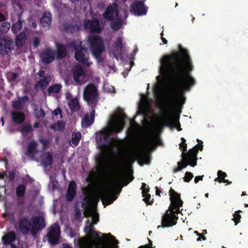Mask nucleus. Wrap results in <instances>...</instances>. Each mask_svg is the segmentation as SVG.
<instances>
[{
  "instance_id": "6ab92c4d",
  "label": "nucleus",
  "mask_w": 248,
  "mask_h": 248,
  "mask_svg": "<svg viewBox=\"0 0 248 248\" xmlns=\"http://www.w3.org/2000/svg\"><path fill=\"white\" fill-rule=\"evenodd\" d=\"M40 57L43 63L48 64L55 59L54 52L49 47L46 48L42 51Z\"/></svg>"
},
{
  "instance_id": "72a5a7b5",
  "label": "nucleus",
  "mask_w": 248,
  "mask_h": 248,
  "mask_svg": "<svg viewBox=\"0 0 248 248\" xmlns=\"http://www.w3.org/2000/svg\"><path fill=\"white\" fill-rule=\"evenodd\" d=\"M62 86L60 84H55L47 89V94L48 95H51L52 94H58L61 92V90Z\"/></svg>"
},
{
  "instance_id": "c85d7f7f",
  "label": "nucleus",
  "mask_w": 248,
  "mask_h": 248,
  "mask_svg": "<svg viewBox=\"0 0 248 248\" xmlns=\"http://www.w3.org/2000/svg\"><path fill=\"white\" fill-rule=\"evenodd\" d=\"M57 48V58L59 59H62L66 57L67 54V48L66 46L62 44L56 43Z\"/></svg>"
},
{
  "instance_id": "a878e982",
  "label": "nucleus",
  "mask_w": 248,
  "mask_h": 248,
  "mask_svg": "<svg viewBox=\"0 0 248 248\" xmlns=\"http://www.w3.org/2000/svg\"><path fill=\"white\" fill-rule=\"evenodd\" d=\"M13 122L16 124H22L25 121V114L22 111H14L11 114Z\"/></svg>"
},
{
  "instance_id": "7ed1b4c3",
  "label": "nucleus",
  "mask_w": 248,
  "mask_h": 248,
  "mask_svg": "<svg viewBox=\"0 0 248 248\" xmlns=\"http://www.w3.org/2000/svg\"><path fill=\"white\" fill-rule=\"evenodd\" d=\"M170 204L165 214L162 217L161 224L163 227L174 226L178 219V215L181 213L180 207L183 206V201L181 196L175 190L170 187L169 190Z\"/></svg>"
},
{
  "instance_id": "f3484780",
  "label": "nucleus",
  "mask_w": 248,
  "mask_h": 248,
  "mask_svg": "<svg viewBox=\"0 0 248 248\" xmlns=\"http://www.w3.org/2000/svg\"><path fill=\"white\" fill-rule=\"evenodd\" d=\"M85 28L92 33H100L102 31L99 20L96 19L86 20L85 23Z\"/></svg>"
},
{
  "instance_id": "680f3d73",
  "label": "nucleus",
  "mask_w": 248,
  "mask_h": 248,
  "mask_svg": "<svg viewBox=\"0 0 248 248\" xmlns=\"http://www.w3.org/2000/svg\"><path fill=\"white\" fill-rule=\"evenodd\" d=\"M18 77V75L16 73H13L11 75V78L12 81H16Z\"/></svg>"
},
{
  "instance_id": "ddd939ff",
  "label": "nucleus",
  "mask_w": 248,
  "mask_h": 248,
  "mask_svg": "<svg viewBox=\"0 0 248 248\" xmlns=\"http://www.w3.org/2000/svg\"><path fill=\"white\" fill-rule=\"evenodd\" d=\"M130 11L136 16H143L147 14V8L142 0H135L131 4Z\"/></svg>"
},
{
  "instance_id": "aec40b11",
  "label": "nucleus",
  "mask_w": 248,
  "mask_h": 248,
  "mask_svg": "<svg viewBox=\"0 0 248 248\" xmlns=\"http://www.w3.org/2000/svg\"><path fill=\"white\" fill-rule=\"evenodd\" d=\"M95 108H91L90 115L86 114L82 118L81 125L82 127H87L91 126L94 121Z\"/></svg>"
},
{
  "instance_id": "39448f33",
  "label": "nucleus",
  "mask_w": 248,
  "mask_h": 248,
  "mask_svg": "<svg viewBox=\"0 0 248 248\" xmlns=\"http://www.w3.org/2000/svg\"><path fill=\"white\" fill-rule=\"evenodd\" d=\"M83 97L88 106L91 108H95L99 99L97 86L94 83L88 84L84 89Z\"/></svg>"
},
{
  "instance_id": "2eb2a0df",
  "label": "nucleus",
  "mask_w": 248,
  "mask_h": 248,
  "mask_svg": "<svg viewBox=\"0 0 248 248\" xmlns=\"http://www.w3.org/2000/svg\"><path fill=\"white\" fill-rule=\"evenodd\" d=\"M118 13V5L116 3H113L112 5L108 6L103 14V17L107 21H113L115 17H117Z\"/></svg>"
},
{
  "instance_id": "5fc2aeb1",
  "label": "nucleus",
  "mask_w": 248,
  "mask_h": 248,
  "mask_svg": "<svg viewBox=\"0 0 248 248\" xmlns=\"http://www.w3.org/2000/svg\"><path fill=\"white\" fill-rule=\"evenodd\" d=\"M195 233L199 236V237L197 238V241H202H202H205V240L206 239V237L204 236L203 234L199 233L198 232H195Z\"/></svg>"
},
{
  "instance_id": "f03ea898",
  "label": "nucleus",
  "mask_w": 248,
  "mask_h": 248,
  "mask_svg": "<svg viewBox=\"0 0 248 248\" xmlns=\"http://www.w3.org/2000/svg\"><path fill=\"white\" fill-rule=\"evenodd\" d=\"M92 219V222L87 220L85 227V232L88 235L97 239V243L94 247H91L90 248H113L110 246L108 241L113 245L118 244L117 240L110 233L105 234L103 238H100L98 232L93 229V224H96L99 220L98 215L93 217ZM78 245L79 248H87V243L85 240H82V239L78 240Z\"/></svg>"
},
{
  "instance_id": "de8ad7c7",
  "label": "nucleus",
  "mask_w": 248,
  "mask_h": 248,
  "mask_svg": "<svg viewBox=\"0 0 248 248\" xmlns=\"http://www.w3.org/2000/svg\"><path fill=\"white\" fill-rule=\"evenodd\" d=\"M193 178V174L192 172L186 171L184 178V182H189Z\"/></svg>"
},
{
  "instance_id": "49530a36",
  "label": "nucleus",
  "mask_w": 248,
  "mask_h": 248,
  "mask_svg": "<svg viewBox=\"0 0 248 248\" xmlns=\"http://www.w3.org/2000/svg\"><path fill=\"white\" fill-rule=\"evenodd\" d=\"M115 46L117 49L122 50L123 46V40L121 37H118L115 43Z\"/></svg>"
},
{
  "instance_id": "bb28decb",
  "label": "nucleus",
  "mask_w": 248,
  "mask_h": 248,
  "mask_svg": "<svg viewBox=\"0 0 248 248\" xmlns=\"http://www.w3.org/2000/svg\"><path fill=\"white\" fill-rule=\"evenodd\" d=\"M40 22L43 27L49 28L52 22V15L50 12H45L40 19Z\"/></svg>"
},
{
  "instance_id": "f257e3e1",
  "label": "nucleus",
  "mask_w": 248,
  "mask_h": 248,
  "mask_svg": "<svg viewBox=\"0 0 248 248\" xmlns=\"http://www.w3.org/2000/svg\"><path fill=\"white\" fill-rule=\"evenodd\" d=\"M178 50L164 55L160 60L159 73L170 78L175 87L178 97L189 92L196 81L191 73L193 64L187 49L178 45Z\"/></svg>"
},
{
  "instance_id": "4d7b16f0",
  "label": "nucleus",
  "mask_w": 248,
  "mask_h": 248,
  "mask_svg": "<svg viewBox=\"0 0 248 248\" xmlns=\"http://www.w3.org/2000/svg\"><path fill=\"white\" fill-rule=\"evenodd\" d=\"M160 36H161V39L162 40L163 43H160V45H162V44H167V43H168L167 40H166V39L165 38H164L163 37V36H164V31H163L161 32Z\"/></svg>"
},
{
  "instance_id": "864d4df0",
  "label": "nucleus",
  "mask_w": 248,
  "mask_h": 248,
  "mask_svg": "<svg viewBox=\"0 0 248 248\" xmlns=\"http://www.w3.org/2000/svg\"><path fill=\"white\" fill-rule=\"evenodd\" d=\"M155 98L156 100V101L158 103H160L162 102L163 100V96L160 93H155Z\"/></svg>"
},
{
  "instance_id": "774afa93",
  "label": "nucleus",
  "mask_w": 248,
  "mask_h": 248,
  "mask_svg": "<svg viewBox=\"0 0 248 248\" xmlns=\"http://www.w3.org/2000/svg\"><path fill=\"white\" fill-rule=\"evenodd\" d=\"M155 193L157 196H160V193L161 192V190L159 189L158 187H155Z\"/></svg>"
},
{
  "instance_id": "9d476101",
  "label": "nucleus",
  "mask_w": 248,
  "mask_h": 248,
  "mask_svg": "<svg viewBox=\"0 0 248 248\" xmlns=\"http://www.w3.org/2000/svg\"><path fill=\"white\" fill-rule=\"evenodd\" d=\"M115 182V181L110 182L100 192V196L104 204L105 202L106 205H110L117 198V197L114 195V184Z\"/></svg>"
},
{
  "instance_id": "3c124183",
  "label": "nucleus",
  "mask_w": 248,
  "mask_h": 248,
  "mask_svg": "<svg viewBox=\"0 0 248 248\" xmlns=\"http://www.w3.org/2000/svg\"><path fill=\"white\" fill-rule=\"evenodd\" d=\"M40 44V41L38 38L34 37L33 39V46H34V48L38 47Z\"/></svg>"
},
{
  "instance_id": "cd10ccee",
  "label": "nucleus",
  "mask_w": 248,
  "mask_h": 248,
  "mask_svg": "<svg viewBox=\"0 0 248 248\" xmlns=\"http://www.w3.org/2000/svg\"><path fill=\"white\" fill-rule=\"evenodd\" d=\"M52 154L50 152H46L41 155V164L44 168L50 166L52 163Z\"/></svg>"
},
{
  "instance_id": "13d9d810",
  "label": "nucleus",
  "mask_w": 248,
  "mask_h": 248,
  "mask_svg": "<svg viewBox=\"0 0 248 248\" xmlns=\"http://www.w3.org/2000/svg\"><path fill=\"white\" fill-rule=\"evenodd\" d=\"M15 178V174L14 171H10L8 175V179L10 181H13Z\"/></svg>"
},
{
  "instance_id": "4be33fe9",
  "label": "nucleus",
  "mask_w": 248,
  "mask_h": 248,
  "mask_svg": "<svg viewBox=\"0 0 248 248\" xmlns=\"http://www.w3.org/2000/svg\"><path fill=\"white\" fill-rule=\"evenodd\" d=\"M141 188L142 189L141 193L142 196L143 197V201L148 205H152L154 202V199H151V197L150 194H149V192L150 191V187L149 186H147L146 183H142Z\"/></svg>"
},
{
  "instance_id": "0e129e2a",
  "label": "nucleus",
  "mask_w": 248,
  "mask_h": 248,
  "mask_svg": "<svg viewBox=\"0 0 248 248\" xmlns=\"http://www.w3.org/2000/svg\"><path fill=\"white\" fill-rule=\"evenodd\" d=\"M81 216L80 211L79 210H76L75 213V217L78 219Z\"/></svg>"
},
{
  "instance_id": "2f4dec72",
  "label": "nucleus",
  "mask_w": 248,
  "mask_h": 248,
  "mask_svg": "<svg viewBox=\"0 0 248 248\" xmlns=\"http://www.w3.org/2000/svg\"><path fill=\"white\" fill-rule=\"evenodd\" d=\"M180 149H181V150L182 151V158L184 161H188V154L189 152L192 150H193L194 152H196V156L195 159L196 161L197 160V154L198 153V152L196 148H192L190 150H189L187 153H186L187 150V145H186V148H185V144L182 145V146L180 145Z\"/></svg>"
},
{
  "instance_id": "c756f323",
  "label": "nucleus",
  "mask_w": 248,
  "mask_h": 248,
  "mask_svg": "<svg viewBox=\"0 0 248 248\" xmlns=\"http://www.w3.org/2000/svg\"><path fill=\"white\" fill-rule=\"evenodd\" d=\"M68 106L72 113L78 112L80 108V105L78 101V98L77 97L70 99L69 101Z\"/></svg>"
},
{
  "instance_id": "4c0bfd02",
  "label": "nucleus",
  "mask_w": 248,
  "mask_h": 248,
  "mask_svg": "<svg viewBox=\"0 0 248 248\" xmlns=\"http://www.w3.org/2000/svg\"><path fill=\"white\" fill-rule=\"evenodd\" d=\"M111 28L115 31L121 29L123 26V20L121 18H117L114 21H111Z\"/></svg>"
},
{
  "instance_id": "58836bf2",
  "label": "nucleus",
  "mask_w": 248,
  "mask_h": 248,
  "mask_svg": "<svg viewBox=\"0 0 248 248\" xmlns=\"http://www.w3.org/2000/svg\"><path fill=\"white\" fill-rule=\"evenodd\" d=\"M81 134L79 132L73 133L72 134V137L71 138V142L74 145V146L78 145L81 139Z\"/></svg>"
},
{
  "instance_id": "09e8293b",
  "label": "nucleus",
  "mask_w": 248,
  "mask_h": 248,
  "mask_svg": "<svg viewBox=\"0 0 248 248\" xmlns=\"http://www.w3.org/2000/svg\"><path fill=\"white\" fill-rule=\"evenodd\" d=\"M134 162V160L132 158H127L124 159V163L125 166L127 168H129L130 166L131 165L132 163Z\"/></svg>"
},
{
  "instance_id": "052dcab7",
  "label": "nucleus",
  "mask_w": 248,
  "mask_h": 248,
  "mask_svg": "<svg viewBox=\"0 0 248 248\" xmlns=\"http://www.w3.org/2000/svg\"><path fill=\"white\" fill-rule=\"evenodd\" d=\"M62 113V110L60 108L58 107L55 109L53 112V115L55 116H58L59 114H61Z\"/></svg>"
},
{
  "instance_id": "79ce46f5",
  "label": "nucleus",
  "mask_w": 248,
  "mask_h": 248,
  "mask_svg": "<svg viewBox=\"0 0 248 248\" xmlns=\"http://www.w3.org/2000/svg\"><path fill=\"white\" fill-rule=\"evenodd\" d=\"M98 214L95 213L94 209L90 207H86L85 208V211L84 212L85 217H93V216H96Z\"/></svg>"
},
{
  "instance_id": "1a4fd4ad",
  "label": "nucleus",
  "mask_w": 248,
  "mask_h": 248,
  "mask_svg": "<svg viewBox=\"0 0 248 248\" xmlns=\"http://www.w3.org/2000/svg\"><path fill=\"white\" fill-rule=\"evenodd\" d=\"M45 237L47 238L48 243L50 245L55 246L58 244L61 239V228L60 226L57 223L51 225Z\"/></svg>"
},
{
  "instance_id": "6e6d98bb",
  "label": "nucleus",
  "mask_w": 248,
  "mask_h": 248,
  "mask_svg": "<svg viewBox=\"0 0 248 248\" xmlns=\"http://www.w3.org/2000/svg\"><path fill=\"white\" fill-rule=\"evenodd\" d=\"M37 75L40 78H45L46 76L45 71L41 69L38 72Z\"/></svg>"
},
{
  "instance_id": "6e6552de",
  "label": "nucleus",
  "mask_w": 248,
  "mask_h": 248,
  "mask_svg": "<svg viewBox=\"0 0 248 248\" xmlns=\"http://www.w3.org/2000/svg\"><path fill=\"white\" fill-rule=\"evenodd\" d=\"M155 144V141L152 138H149L144 141L141 149L137 154V158L140 161L142 162L141 164H150V158L148 151L151 146Z\"/></svg>"
},
{
  "instance_id": "b1692460",
  "label": "nucleus",
  "mask_w": 248,
  "mask_h": 248,
  "mask_svg": "<svg viewBox=\"0 0 248 248\" xmlns=\"http://www.w3.org/2000/svg\"><path fill=\"white\" fill-rule=\"evenodd\" d=\"M51 82V77L47 75L45 78H40L34 85V89L37 90L40 88L43 92Z\"/></svg>"
},
{
  "instance_id": "c03bdc74",
  "label": "nucleus",
  "mask_w": 248,
  "mask_h": 248,
  "mask_svg": "<svg viewBox=\"0 0 248 248\" xmlns=\"http://www.w3.org/2000/svg\"><path fill=\"white\" fill-rule=\"evenodd\" d=\"M218 178L215 179V181H218L221 183L223 182V180L225 179V178L227 176V174L226 172L222 171V170H219L217 172Z\"/></svg>"
},
{
  "instance_id": "0eeeda50",
  "label": "nucleus",
  "mask_w": 248,
  "mask_h": 248,
  "mask_svg": "<svg viewBox=\"0 0 248 248\" xmlns=\"http://www.w3.org/2000/svg\"><path fill=\"white\" fill-rule=\"evenodd\" d=\"M87 45L92 53L96 58L101 57L102 53L105 50V46L102 39L97 36L90 35L88 37Z\"/></svg>"
},
{
  "instance_id": "603ef678",
  "label": "nucleus",
  "mask_w": 248,
  "mask_h": 248,
  "mask_svg": "<svg viewBox=\"0 0 248 248\" xmlns=\"http://www.w3.org/2000/svg\"><path fill=\"white\" fill-rule=\"evenodd\" d=\"M148 244H146L143 246H140L138 248H152V241L150 238H148Z\"/></svg>"
},
{
  "instance_id": "a19ab883",
  "label": "nucleus",
  "mask_w": 248,
  "mask_h": 248,
  "mask_svg": "<svg viewBox=\"0 0 248 248\" xmlns=\"http://www.w3.org/2000/svg\"><path fill=\"white\" fill-rule=\"evenodd\" d=\"M10 28V23L9 22H4L0 24V35L7 32Z\"/></svg>"
},
{
  "instance_id": "f704fd0d",
  "label": "nucleus",
  "mask_w": 248,
  "mask_h": 248,
  "mask_svg": "<svg viewBox=\"0 0 248 248\" xmlns=\"http://www.w3.org/2000/svg\"><path fill=\"white\" fill-rule=\"evenodd\" d=\"M24 20H21L19 18L18 21L13 25L11 27V30L13 33H16L19 32L23 27V23Z\"/></svg>"
},
{
  "instance_id": "423d86ee",
  "label": "nucleus",
  "mask_w": 248,
  "mask_h": 248,
  "mask_svg": "<svg viewBox=\"0 0 248 248\" xmlns=\"http://www.w3.org/2000/svg\"><path fill=\"white\" fill-rule=\"evenodd\" d=\"M68 46L69 47L75 49V58L78 62L86 66H89L92 63L89 61V56L88 49L82 46L81 42L78 45L77 42L72 41L69 43Z\"/></svg>"
},
{
  "instance_id": "473e14b6",
  "label": "nucleus",
  "mask_w": 248,
  "mask_h": 248,
  "mask_svg": "<svg viewBox=\"0 0 248 248\" xmlns=\"http://www.w3.org/2000/svg\"><path fill=\"white\" fill-rule=\"evenodd\" d=\"M64 31L67 32L73 33L79 30V27L76 23H65L63 24Z\"/></svg>"
},
{
  "instance_id": "37998d69",
  "label": "nucleus",
  "mask_w": 248,
  "mask_h": 248,
  "mask_svg": "<svg viewBox=\"0 0 248 248\" xmlns=\"http://www.w3.org/2000/svg\"><path fill=\"white\" fill-rule=\"evenodd\" d=\"M34 116L37 118H43L45 116V112L42 108H36L34 109Z\"/></svg>"
},
{
  "instance_id": "5701e85b",
  "label": "nucleus",
  "mask_w": 248,
  "mask_h": 248,
  "mask_svg": "<svg viewBox=\"0 0 248 248\" xmlns=\"http://www.w3.org/2000/svg\"><path fill=\"white\" fill-rule=\"evenodd\" d=\"M17 236L14 231H11L2 237V242L5 246H7L16 242Z\"/></svg>"
},
{
  "instance_id": "20e7f679",
  "label": "nucleus",
  "mask_w": 248,
  "mask_h": 248,
  "mask_svg": "<svg viewBox=\"0 0 248 248\" xmlns=\"http://www.w3.org/2000/svg\"><path fill=\"white\" fill-rule=\"evenodd\" d=\"M125 117L124 114L114 117L108 127L105 128L98 133L96 139L103 148H107L111 142L110 135L112 133H119L122 131L124 125Z\"/></svg>"
},
{
  "instance_id": "a18cd8bd",
  "label": "nucleus",
  "mask_w": 248,
  "mask_h": 248,
  "mask_svg": "<svg viewBox=\"0 0 248 248\" xmlns=\"http://www.w3.org/2000/svg\"><path fill=\"white\" fill-rule=\"evenodd\" d=\"M241 211L240 210H237L235 212L233 215V217L232 218V219L234 221L235 225H237L240 221L241 217L239 213H241Z\"/></svg>"
},
{
  "instance_id": "dca6fc26",
  "label": "nucleus",
  "mask_w": 248,
  "mask_h": 248,
  "mask_svg": "<svg viewBox=\"0 0 248 248\" xmlns=\"http://www.w3.org/2000/svg\"><path fill=\"white\" fill-rule=\"evenodd\" d=\"M14 49L13 41L11 39L0 38V53L2 55H7Z\"/></svg>"
},
{
  "instance_id": "c9c22d12",
  "label": "nucleus",
  "mask_w": 248,
  "mask_h": 248,
  "mask_svg": "<svg viewBox=\"0 0 248 248\" xmlns=\"http://www.w3.org/2000/svg\"><path fill=\"white\" fill-rule=\"evenodd\" d=\"M37 143L36 142L34 141L30 142L27 146L26 154L27 155H34L35 150L37 148Z\"/></svg>"
},
{
  "instance_id": "4468645a",
  "label": "nucleus",
  "mask_w": 248,
  "mask_h": 248,
  "mask_svg": "<svg viewBox=\"0 0 248 248\" xmlns=\"http://www.w3.org/2000/svg\"><path fill=\"white\" fill-rule=\"evenodd\" d=\"M18 225L22 233L27 234L31 232V218L30 219L27 216L22 217L19 218Z\"/></svg>"
},
{
  "instance_id": "412c9836",
  "label": "nucleus",
  "mask_w": 248,
  "mask_h": 248,
  "mask_svg": "<svg viewBox=\"0 0 248 248\" xmlns=\"http://www.w3.org/2000/svg\"><path fill=\"white\" fill-rule=\"evenodd\" d=\"M77 183L74 181H70L65 196L67 201L70 202L73 200L77 195Z\"/></svg>"
},
{
  "instance_id": "8fccbe9b",
  "label": "nucleus",
  "mask_w": 248,
  "mask_h": 248,
  "mask_svg": "<svg viewBox=\"0 0 248 248\" xmlns=\"http://www.w3.org/2000/svg\"><path fill=\"white\" fill-rule=\"evenodd\" d=\"M197 141L199 142V144L196 145L193 148H196L198 152H199V150L202 151L203 150V145L202 144L203 142L202 141L199 140L198 139L197 140Z\"/></svg>"
},
{
  "instance_id": "f8f14e48",
  "label": "nucleus",
  "mask_w": 248,
  "mask_h": 248,
  "mask_svg": "<svg viewBox=\"0 0 248 248\" xmlns=\"http://www.w3.org/2000/svg\"><path fill=\"white\" fill-rule=\"evenodd\" d=\"M196 154V152H194L193 150H191L188 154V160L184 161L183 160L182 162H178L177 167L174 169L173 172L176 173L179 171L187 166V165H190L193 167L196 166L197 165V161L195 159Z\"/></svg>"
},
{
  "instance_id": "7c9ffc66",
  "label": "nucleus",
  "mask_w": 248,
  "mask_h": 248,
  "mask_svg": "<svg viewBox=\"0 0 248 248\" xmlns=\"http://www.w3.org/2000/svg\"><path fill=\"white\" fill-rule=\"evenodd\" d=\"M26 38V33L24 31L20 32L16 37V46L17 48H21L25 43Z\"/></svg>"
},
{
  "instance_id": "9b49d317",
  "label": "nucleus",
  "mask_w": 248,
  "mask_h": 248,
  "mask_svg": "<svg viewBox=\"0 0 248 248\" xmlns=\"http://www.w3.org/2000/svg\"><path fill=\"white\" fill-rule=\"evenodd\" d=\"M46 225L45 220L43 217L33 216L31 217V234L34 236L38 231L43 229Z\"/></svg>"
},
{
  "instance_id": "ea45409f",
  "label": "nucleus",
  "mask_w": 248,
  "mask_h": 248,
  "mask_svg": "<svg viewBox=\"0 0 248 248\" xmlns=\"http://www.w3.org/2000/svg\"><path fill=\"white\" fill-rule=\"evenodd\" d=\"M32 131L33 128L31 124L23 125L19 130L23 135H27L32 132Z\"/></svg>"
},
{
  "instance_id": "e2e57ef3",
  "label": "nucleus",
  "mask_w": 248,
  "mask_h": 248,
  "mask_svg": "<svg viewBox=\"0 0 248 248\" xmlns=\"http://www.w3.org/2000/svg\"><path fill=\"white\" fill-rule=\"evenodd\" d=\"M203 175L196 176L194 178V182L195 183H198L199 182V181L203 180Z\"/></svg>"
},
{
  "instance_id": "393cba45",
  "label": "nucleus",
  "mask_w": 248,
  "mask_h": 248,
  "mask_svg": "<svg viewBox=\"0 0 248 248\" xmlns=\"http://www.w3.org/2000/svg\"><path fill=\"white\" fill-rule=\"evenodd\" d=\"M29 99V97L27 95L18 97L17 100L13 102L12 106L17 110H23L25 103L28 101Z\"/></svg>"
},
{
  "instance_id": "e433bc0d",
  "label": "nucleus",
  "mask_w": 248,
  "mask_h": 248,
  "mask_svg": "<svg viewBox=\"0 0 248 248\" xmlns=\"http://www.w3.org/2000/svg\"><path fill=\"white\" fill-rule=\"evenodd\" d=\"M26 191V186L24 184H19L16 189V194L17 197H23Z\"/></svg>"
},
{
  "instance_id": "bf43d9fd",
  "label": "nucleus",
  "mask_w": 248,
  "mask_h": 248,
  "mask_svg": "<svg viewBox=\"0 0 248 248\" xmlns=\"http://www.w3.org/2000/svg\"><path fill=\"white\" fill-rule=\"evenodd\" d=\"M40 141L41 143V144L43 145L44 149H45L46 148V146L48 144V140H46V139H41Z\"/></svg>"
},
{
  "instance_id": "a211bd4d",
  "label": "nucleus",
  "mask_w": 248,
  "mask_h": 248,
  "mask_svg": "<svg viewBox=\"0 0 248 248\" xmlns=\"http://www.w3.org/2000/svg\"><path fill=\"white\" fill-rule=\"evenodd\" d=\"M85 71L80 65H77L73 70V77L74 80L78 83L81 84L84 82L85 77Z\"/></svg>"
},
{
  "instance_id": "338daca9",
  "label": "nucleus",
  "mask_w": 248,
  "mask_h": 248,
  "mask_svg": "<svg viewBox=\"0 0 248 248\" xmlns=\"http://www.w3.org/2000/svg\"><path fill=\"white\" fill-rule=\"evenodd\" d=\"M170 124V119L169 118H167V119L165 120V122H164V125H167V126H169Z\"/></svg>"
},
{
  "instance_id": "69168bd1",
  "label": "nucleus",
  "mask_w": 248,
  "mask_h": 248,
  "mask_svg": "<svg viewBox=\"0 0 248 248\" xmlns=\"http://www.w3.org/2000/svg\"><path fill=\"white\" fill-rule=\"evenodd\" d=\"M181 140H182V142H181V143H180L179 145L180 146H182V145L185 144L184 146H185V148H186V140H185V138H181Z\"/></svg>"
}]
</instances>
